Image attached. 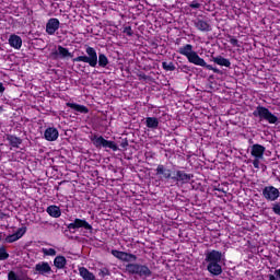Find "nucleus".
Returning a JSON list of instances; mask_svg holds the SVG:
<instances>
[{
    "mask_svg": "<svg viewBox=\"0 0 280 280\" xmlns=\"http://www.w3.org/2000/svg\"><path fill=\"white\" fill-rule=\"evenodd\" d=\"M180 56H185L191 65H196V67H203V69H208V71H213V73H222V70L218 68H213V66L208 65L205 59H202L196 50H194V46L191 44H186L183 47H179L177 50Z\"/></svg>",
    "mask_w": 280,
    "mask_h": 280,
    "instance_id": "nucleus-1",
    "label": "nucleus"
},
{
    "mask_svg": "<svg viewBox=\"0 0 280 280\" xmlns=\"http://www.w3.org/2000/svg\"><path fill=\"white\" fill-rule=\"evenodd\" d=\"M253 116L257 117L259 121H267V124H271L273 126H279V117L277 115L272 114L270 109L267 107H264L261 105L257 106L255 110L253 112Z\"/></svg>",
    "mask_w": 280,
    "mask_h": 280,
    "instance_id": "nucleus-2",
    "label": "nucleus"
},
{
    "mask_svg": "<svg viewBox=\"0 0 280 280\" xmlns=\"http://www.w3.org/2000/svg\"><path fill=\"white\" fill-rule=\"evenodd\" d=\"M97 50L91 46H88L85 48V55L78 56L73 59V62H85V65H89L95 69L97 67Z\"/></svg>",
    "mask_w": 280,
    "mask_h": 280,
    "instance_id": "nucleus-3",
    "label": "nucleus"
},
{
    "mask_svg": "<svg viewBox=\"0 0 280 280\" xmlns=\"http://www.w3.org/2000/svg\"><path fill=\"white\" fill-rule=\"evenodd\" d=\"M126 270L129 275H137L141 279H148V277H152V270H150L149 266L141 264H128L126 265Z\"/></svg>",
    "mask_w": 280,
    "mask_h": 280,
    "instance_id": "nucleus-4",
    "label": "nucleus"
},
{
    "mask_svg": "<svg viewBox=\"0 0 280 280\" xmlns=\"http://www.w3.org/2000/svg\"><path fill=\"white\" fill-rule=\"evenodd\" d=\"M91 141L93 145H95V148L97 149L109 148V150H113V152H117V150H119V147H117V143H115V141L106 140L102 136L94 135L91 138Z\"/></svg>",
    "mask_w": 280,
    "mask_h": 280,
    "instance_id": "nucleus-5",
    "label": "nucleus"
},
{
    "mask_svg": "<svg viewBox=\"0 0 280 280\" xmlns=\"http://www.w3.org/2000/svg\"><path fill=\"white\" fill-rule=\"evenodd\" d=\"M68 231L70 233H75V231L80 229H84L85 231H90V233L93 231V225H91L86 220L84 219H74L72 223L67 225Z\"/></svg>",
    "mask_w": 280,
    "mask_h": 280,
    "instance_id": "nucleus-6",
    "label": "nucleus"
},
{
    "mask_svg": "<svg viewBox=\"0 0 280 280\" xmlns=\"http://www.w3.org/2000/svg\"><path fill=\"white\" fill-rule=\"evenodd\" d=\"M262 196L269 200V202H275V200L279 199L280 192L275 186H266L262 189Z\"/></svg>",
    "mask_w": 280,
    "mask_h": 280,
    "instance_id": "nucleus-7",
    "label": "nucleus"
},
{
    "mask_svg": "<svg viewBox=\"0 0 280 280\" xmlns=\"http://www.w3.org/2000/svg\"><path fill=\"white\" fill-rule=\"evenodd\" d=\"M35 275H40L42 277H49L51 275V266H49V262L42 261L35 265L34 267Z\"/></svg>",
    "mask_w": 280,
    "mask_h": 280,
    "instance_id": "nucleus-8",
    "label": "nucleus"
},
{
    "mask_svg": "<svg viewBox=\"0 0 280 280\" xmlns=\"http://www.w3.org/2000/svg\"><path fill=\"white\" fill-rule=\"evenodd\" d=\"M194 178L192 174H187L185 171H176L175 175L172 177L173 183H182V185H187L189 180Z\"/></svg>",
    "mask_w": 280,
    "mask_h": 280,
    "instance_id": "nucleus-9",
    "label": "nucleus"
},
{
    "mask_svg": "<svg viewBox=\"0 0 280 280\" xmlns=\"http://www.w3.org/2000/svg\"><path fill=\"white\" fill-rule=\"evenodd\" d=\"M50 58H52V60H58V58H73V55L69 49L58 46L57 49L51 51Z\"/></svg>",
    "mask_w": 280,
    "mask_h": 280,
    "instance_id": "nucleus-10",
    "label": "nucleus"
},
{
    "mask_svg": "<svg viewBox=\"0 0 280 280\" xmlns=\"http://www.w3.org/2000/svg\"><path fill=\"white\" fill-rule=\"evenodd\" d=\"M207 264H220L222 261V252L212 249L211 252L206 253Z\"/></svg>",
    "mask_w": 280,
    "mask_h": 280,
    "instance_id": "nucleus-11",
    "label": "nucleus"
},
{
    "mask_svg": "<svg viewBox=\"0 0 280 280\" xmlns=\"http://www.w3.org/2000/svg\"><path fill=\"white\" fill-rule=\"evenodd\" d=\"M59 28H60V21L58 19L52 18L48 20L46 24V32L47 34H49V36H54V34H56V32H58Z\"/></svg>",
    "mask_w": 280,
    "mask_h": 280,
    "instance_id": "nucleus-12",
    "label": "nucleus"
},
{
    "mask_svg": "<svg viewBox=\"0 0 280 280\" xmlns=\"http://www.w3.org/2000/svg\"><path fill=\"white\" fill-rule=\"evenodd\" d=\"M155 172L156 176H162L165 180H172V178H174V176H172V170L166 168L163 164H159Z\"/></svg>",
    "mask_w": 280,
    "mask_h": 280,
    "instance_id": "nucleus-13",
    "label": "nucleus"
},
{
    "mask_svg": "<svg viewBox=\"0 0 280 280\" xmlns=\"http://www.w3.org/2000/svg\"><path fill=\"white\" fill-rule=\"evenodd\" d=\"M192 23L199 32H211L212 30L211 24L200 18H197Z\"/></svg>",
    "mask_w": 280,
    "mask_h": 280,
    "instance_id": "nucleus-14",
    "label": "nucleus"
},
{
    "mask_svg": "<svg viewBox=\"0 0 280 280\" xmlns=\"http://www.w3.org/2000/svg\"><path fill=\"white\" fill-rule=\"evenodd\" d=\"M59 136L60 133L58 132V129L54 127L47 128L44 132V138L46 139V141H56Z\"/></svg>",
    "mask_w": 280,
    "mask_h": 280,
    "instance_id": "nucleus-15",
    "label": "nucleus"
},
{
    "mask_svg": "<svg viewBox=\"0 0 280 280\" xmlns=\"http://www.w3.org/2000/svg\"><path fill=\"white\" fill-rule=\"evenodd\" d=\"M207 270L212 275V277H220V275H222V266L220 262L208 264Z\"/></svg>",
    "mask_w": 280,
    "mask_h": 280,
    "instance_id": "nucleus-16",
    "label": "nucleus"
},
{
    "mask_svg": "<svg viewBox=\"0 0 280 280\" xmlns=\"http://www.w3.org/2000/svg\"><path fill=\"white\" fill-rule=\"evenodd\" d=\"M9 45L10 47H13V49H21V47H23V39L21 36L12 34L9 37Z\"/></svg>",
    "mask_w": 280,
    "mask_h": 280,
    "instance_id": "nucleus-17",
    "label": "nucleus"
},
{
    "mask_svg": "<svg viewBox=\"0 0 280 280\" xmlns=\"http://www.w3.org/2000/svg\"><path fill=\"white\" fill-rule=\"evenodd\" d=\"M266 152V147L261 144H254L252 147L250 154L254 159H264V153Z\"/></svg>",
    "mask_w": 280,
    "mask_h": 280,
    "instance_id": "nucleus-18",
    "label": "nucleus"
},
{
    "mask_svg": "<svg viewBox=\"0 0 280 280\" xmlns=\"http://www.w3.org/2000/svg\"><path fill=\"white\" fill-rule=\"evenodd\" d=\"M68 108H71L72 110H75L77 113H82L83 115H86L89 113V107L75 103H67Z\"/></svg>",
    "mask_w": 280,
    "mask_h": 280,
    "instance_id": "nucleus-19",
    "label": "nucleus"
},
{
    "mask_svg": "<svg viewBox=\"0 0 280 280\" xmlns=\"http://www.w3.org/2000/svg\"><path fill=\"white\" fill-rule=\"evenodd\" d=\"M212 62H214L215 65H219V67L231 68V60H229L222 56L212 57Z\"/></svg>",
    "mask_w": 280,
    "mask_h": 280,
    "instance_id": "nucleus-20",
    "label": "nucleus"
},
{
    "mask_svg": "<svg viewBox=\"0 0 280 280\" xmlns=\"http://www.w3.org/2000/svg\"><path fill=\"white\" fill-rule=\"evenodd\" d=\"M79 275L80 277L83 278V280H96L95 275L91 272L89 269H86L85 267L79 268Z\"/></svg>",
    "mask_w": 280,
    "mask_h": 280,
    "instance_id": "nucleus-21",
    "label": "nucleus"
},
{
    "mask_svg": "<svg viewBox=\"0 0 280 280\" xmlns=\"http://www.w3.org/2000/svg\"><path fill=\"white\" fill-rule=\"evenodd\" d=\"M46 213H48V215H50L51 218H60V215H62V211L58 206H49L46 209Z\"/></svg>",
    "mask_w": 280,
    "mask_h": 280,
    "instance_id": "nucleus-22",
    "label": "nucleus"
},
{
    "mask_svg": "<svg viewBox=\"0 0 280 280\" xmlns=\"http://www.w3.org/2000/svg\"><path fill=\"white\" fill-rule=\"evenodd\" d=\"M7 141L9 142V145L12 148H19L21 143H23V140L16 136L8 135L7 136Z\"/></svg>",
    "mask_w": 280,
    "mask_h": 280,
    "instance_id": "nucleus-23",
    "label": "nucleus"
},
{
    "mask_svg": "<svg viewBox=\"0 0 280 280\" xmlns=\"http://www.w3.org/2000/svg\"><path fill=\"white\" fill-rule=\"evenodd\" d=\"M97 65L102 69H106L108 65H110V61L108 60V57H106L104 54L100 52L97 56Z\"/></svg>",
    "mask_w": 280,
    "mask_h": 280,
    "instance_id": "nucleus-24",
    "label": "nucleus"
},
{
    "mask_svg": "<svg viewBox=\"0 0 280 280\" xmlns=\"http://www.w3.org/2000/svg\"><path fill=\"white\" fill-rule=\"evenodd\" d=\"M145 126L151 130H156L159 128V118L156 117H147L145 118Z\"/></svg>",
    "mask_w": 280,
    "mask_h": 280,
    "instance_id": "nucleus-25",
    "label": "nucleus"
},
{
    "mask_svg": "<svg viewBox=\"0 0 280 280\" xmlns=\"http://www.w3.org/2000/svg\"><path fill=\"white\" fill-rule=\"evenodd\" d=\"M54 266L58 268V270H62L67 266V258L65 256H57L54 259Z\"/></svg>",
    "mask_w": 280,
    "mask_h": 280,
    "instance_id": "nucleus-26",
    "label": "nucleus"
},
{
    "mask_svg": "<svg viewBox=\"0 0 280 280\" xmlns=\"http://www.w3.org/2000/svg\"><path fill=\"white\" fill-rule=\"evenodd\" d=\"M120 259L121 261H137V256L135 254H128L126 252H122L120 254Z\"/></svg>",
    "mask_w": 280,
    "mask_h": 280,
    "instance_id": "nucleus-27",
    "label": "nucleus"
},
{
    "mask_svg": "<svg viewBox=\"0 0 280 280\" xmlns=\"http://www.w3.org/2000/svg\"><path fill=\"white\" fill-rule=\"evenodd\" d=\"M162 69H164V71H176V66H174V62L172 61H164L162 62Z\"/></svg>",
    "mask_w": 280,
    "mask_h": 280,
    "instance_id": "nucleus-28",
    "label": "nucleus"
},
{
    "mask_svg": "<svg viewBox=\"0 0 280 280\" xmlns=\"http://www.w3.org/2000/svg\"><path fill=\"white\" fill-rule=\"evenodd\" d=\"M10 258V254H8V250L4 246L0 247V261H5V259Z\"/></svg>",
    "mask_w": 280,
    "mask_h": 280,
    "instance_id": "nucleus-29",
    "label": "nucleus"
},
{
    "mask_svg": "<svg viewBox=\"0 0 280 280\" xmlns=\"http://www.w3.org/2000/svg\"><path fill=\"white\" fill-rule=\"evenodd\" d=\"M42 253L48 257H56V249L54 248H43Z\"/></svg>",
    "mask_w": 280,
    "mask_h": 280,
    "instance_id": "nucleus-30",
    "label": "nucleus"
},
{
    "mask_svg": "<svg viewBox=\"0 0 280 280\" xmlns=\"http://www.w3.org/2000/svg\"><path fill=\"white\" fill-rule=\"evenodd\" d=\"M16 241H19V237L16 236L15 233L8 235L4 240V242H7V244H12Z\"/></svg>",
    "mask_w": 280,
    "mask_h": 280,
    "instance_id": "nucleus-31",
    "label": "nucleus"
},
{
    "mask_svg": "<svg viewBox=\"0 0 280 280\" xmlns=\"http://www.w3.org/2000/svg\"><path fill=\"white\" fill-rule=\"evenodd\" d=\"M26 232H27V228L18 229V231L15 232L18 240H21L25 235Z\"/></svg>",
    "mask_w": 280,
    "mask_h": 280,
    "instance_id": "nucleus-32",
    "label": "nucleus"
},
{
    "mask_svg": "<svg viewBox=\"0 0 280 280\" xmlns=\"http://www.w3.org/2000/svg\"><path fill=\"white\" fill-rule=\"evenodd\" d=\"M8 280H25L16 275L14 271H9Z\"/></svg>",
    "mask_w": 280,
    "mask_h": 280,
    "instance_id": "nucleus-33",
    "label": "nucleus"
},
{
    "mask_svg": "<svg viewBox=\"0 0 280 280\" xmlns=\"http://www.w3.org/2000/svg\"><path fill=\"white\" fill-rule=\"evenodd\" d=\"M180 71H183V73H189V72H191V67H189L187 65H183V66H180Z\"/></svg>",
    "mask_w": 280,
    "mask_h": 280,
    "instance_id": "nucleus-34",
    "label": "nucleus"
},
{
    "mask_svg": "<svg viewBox=\"0 0 280 280\" xmlns=\"http://www.w3.org/2000/svg\"><path fill=\"white\" fill-rule=\"evenodd\" d=\"M101 277H110V271L106 268H103L100 272Z\"/></svg>",
    "mask_w": 280,
    "mask_h": 280,
    "instance_id": "nucleus-35",
    "label": "nucleus"
},
{
    "mask_svg": "<svg viewBox=\"0 0 280 280\" xmlns=\"http://www.w3.org/2000/svg\"><path fill=\"white\" fill-rule=\"evenodd\" d=\"M240 42L235 37L230 36V44L233 45L234 47H240Z\"/></svg>",
    "mask_w": 280,
    "mask_h": 280,
    "instance_id": "nucleus-36",
    "label": "nucleus"
},
{
    "mask_svg": "<svg viewBox=\"0 0 280 280\" xmlns=\"http://www.w3.org/2000/svg\"><path fill=\"white\" fill-rule=\"evenodd\" d=\"M124 34H127V36H132V27L131 26H126L124 28Z\"/></svg>",
    "mask_w": 280,
    "mask_h": 280,
    "instance_id": "nucleus-37",
    "label": "nucleus"
},
{
    "mask_svg": "<svg viewBox=\"0 0 280 280\" xmlns=\"http://www.w3.org/2000/svg\"><path fill=\"white\" fill-rule=\"evenodd\" d=\"M259 161H261V158H255L253 161V165L255 170H259Z\"/></svg>",
    "mask_w": 280,
    "mask_h": 280,
    "instance_id": "nucleus-38",
    "label": "nucleus"
},
{
    "mask_svg": "<svg viewBox=\"0 0 280 280\" xmlns=\"http://www.w3.org/2000/svg\"><path fill=\"white\" fill-rule=\"evenodd\" d=\"M124 252H119V250H117V249H113L112 250V255L114 256V257H116L117 259H119L120 257H121V254H122Z\"/></svg>",
    "mask_w": 280,
    "mask_h": 280,
    "instance_id": "nucleus-39",
    "label": "nucleus"
},
{
    "mask_svg": "<svg viewBox=\"0 0 280 280\" xmlns=\"http://www.w3.org/2000/svg\"><path fill=\"white\" fill-rule=\"evenodd\" d=\"M190 8H192L194 10H198V8H200V3L194 1L189 4Z\"/></svg>",
    "mask_w": 280,
    "mask_h": 280,
    "instance_id": "nucleus-40",
    "label": "nucleus"
},
{
    "mask_svg": "<svg viewBox=\"0 0 280 280\" xmlns=\"http://www.w3.org/2000/svg\"><path fill=\"white\" fill-rule=\"evenodd\" d=\"M128 145V140H125L120 143V148L126 149V147Z\"/></svg>",
    "mask_w": 280,
    "mask_h": 280,
    "instance_id": "nucleus-41",
    "label": "nucleus"
},
{
    "mask_svg": "<svg viewBox=\"0 0 280 280\" xmlns=\"http://www.w3.org/2000/svg\"><path fill=\"white\" fill-rule=\"evenodd\" d=\"M5 92V86H3V83L0 82V93H4Z\"/></svg>",
    "mask_w": 280,
    "mask_h": 280,
    "instance_id": "nucleus-42",
    "label": "nucleus"
},
{
    "mask_svg": "<svg viewBox=\"0 0 280 280\" xmlns=\"http://www.w3.org/2000/svg\"><path fill=\"white\" fill-rule=\"evenodd\" d=\"M261 168H262V172H266L267 166L262 164V165H261Z\"/></svg>",
    "mask_w": 280,
    "mask_h": 280,
    "instance_id": "nucleus-43",
    "label": "nucleus"
},
{
    "mask_svg": "<svg viewBox=\"0 0 280 280\" xmlns=\"http://www.w3.org/2000/svg\"><path fill=\"white\" fill-rule=\"evenodd\" d=\"M0 113H3V107H0Z\"/></svg>",
    "mask_w": 280,
    "mask_h": 280,
    "instance_id": "nucleus-44",
    "label": "nucleus"
},
{
    "mask_svg": "<svg viewBox=\"0 0 280 280\" xmlns=\"http://www.w3.org/2000/svg\"><path fill=\"white\" fill-rule=\"evenodd\" d=\"M0 191H1V184H0Z\"/></svg>",
    "mask_w": 280,
    "mask_h": 280,
    "instance_id": "nucleus-45",
    "label": "nucleus"
},
{
    "mask_svg": "<svg viewBox=\"0 0 280 280\" xmlns=\"http://www.w3.org/2000/svg\"><path fill=\"white\" fill-rule=\"evenodd\" d=\"M0 242H1V235H0Z\"/></svg>",
    "mask_w": 280,
    "mask_h": 280,
    "instance_id": "nucleus-46",
    "label": "nucleus"
}]
</instances>
